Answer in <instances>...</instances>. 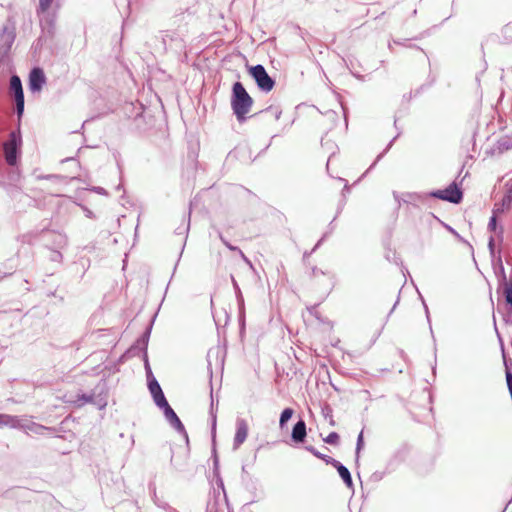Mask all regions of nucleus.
<instances>
[{
	"label": "nucleus",
	"mask_w": 512,
	"mask_h": 512,
	"mask_svg": "<svg viewBox=\"0 0 512 512\" xmlns=\"http://www.w3.org/2000/svg\"><path fill=\"white\" fill-rule=\"evenodd\" d=\"M253 99L241 82H235L232 88L231 107L239 122L246 119V115L253 106Z\"/></svg>",
	"instance_id": "f257e3e1"
},
{
	"label": "nucleus",
	"mask_w": 512,
	"mask_h": 512,
	"mask_svg": "<svg viewBox=\"0 0 512 512\" xmlns=\"http://www.w3.org/2000/svg\"><path fill=\"white\" fill-rule=\"evenodd\" d=\"M250 74L255 79L258 87L261 90L269 92L273 89L275 83L262 65H256L251 67Z\"/></svg>",
	"instance_id": "f03ea898"
},
{
	"label": "nucleus",
	"mask_w": 512,
	"mask_h": 512,
	"mask_svg": "<svg viewBox=\"0 0 512 512\" xmlns=\"http://www.w3.org/2000/svg\"><path fill=\"white\" fill-rule=\"evenodd\" d=\"M434 196L452 203H459L462 199V192L455 183H452L447 188L435 192Z\"/></svg>",
	"instance_id": "7ed1b4c3"
},
{
	"label": "nucleus",
	"mask_w": 512,
	"mask_h": 512,
	"mask_svg": "<svg viewBox=\"0 0 512 512\" xmlns=\"http://www.w3.org/2000/svg\"><path fill=\"white\" fill-rule=\"evenodd\" d=\"M46 83V77L41 68H33L29 74V89L32 92H40Z\"/></svg>",
	"instance_id": "20e7f679"
},
{
	"label": "nucleus",
	"mask_w": 512,
	"mask_h": 512,
	"mask_svg": "<svg viewBox=\"0 0 512 512\" xmlns=\"http://www.w3.org/2000/svg\"><path fill=\"white\" fill-rule=\"evenodd\" d=\"M4 155L6 162L13 166L17 162V144L15 139V134H11V138L9 141L4 143Z\"/></svg>",
	"instance_id": "39448f33"
},
{
	"label": "nucleus",
	"mask_w": 512,
	"mask_h": 512,
	"mask_svg": "<svg viewBox=\"0 0 512 512\" xmlns=\"http://www.w3.org/2000/svg\"><path fill=\"white\" fill-rule=\"evenodd\" d=\"M249 426L246 420L240 419L237 421L236 433L234 437V447H240L247 439Z\"/></svg>",
	"instance_id": "423d86ee"
},
{
	"label": "nucleus",
	"mask_w": 512,
	"mask_h": 512,
	"mask_svg": "<svg viewBox=\"0 0 512 512\" xmlns=\"http://www.w3.org/2000/svg\"><path fill=\"white\" fill-rule=\"evenodd\" d=\"M306 437V424L303 420L298 421L292 430V439L299 443L303 442Z\"/></svg>",
	"instance_id": "0eeeda50"
},
{
	"label": "nucleus",
	"mask_w": 512,
	"mask_h": 512,
	"mask_svg": "<svg viewBox=\"0 0 512 512\" xmlns=\"http://www.w3.org/2000/svg\"><path fill=\"white\" fill-rule=\"evenodd\" d=\"M10 88L14 92L15 99L24 98L22 83L18 76L11 77Z\"/></svg>",
	"instance_id": "6e6552de"
},
{
	"label": "nucleus",
	"mask_w": 512,
	"mask_h": 512,
	"mask_svg": "<svg viewBox=\"0 0 512 512\" xmlns=\"http://www.w3.org/2000/svg\"><path fill=\"white\" fill-rule=\"evenodd\" d=\"M334 467L337 469L340 477L343 479L345 484L347 486H351L352 478H351L349 470L338 461H337L336 465H334Z\"/></svg>",
	"instance_id": "1a4fd4ad"
},
{
	"label": "nucleus",
	"mask_w": 512,
	"mask_h": 512,
	"mask_svg": "<svg viewBox=\"0 0 512 512\" xmlns=\"http://www.w3.org/2000/svg\"><path fill=\"white\" fill-rule=\"evenodd\" d=\"M503 279V295L505 297L506 303L512 305V280L507 281L505 275H503Z\"/></svg>",
	"instance_id": "9d476101"
},
{
	"label": "nucleus",
	"mask_w": 512,
	"mask_h": 512,
	"mask_svg": "<svg viewBox=\"0 0 512 512\" xmlns=\"http://www.w3.org/2000/svg\"><path fill=\"white\" fill-rule=\"evenodd\" d=\"M308 450L314 455L316 456L317 458L323 460L326 464H331L332 466L336 465L337 463V460L333 459L332 457L328 456V455H324L322 453H320L319 451H317L315 448L311 447V448H308Z\"/></svg>",
	"instance_id": "9b49d317"
},
{
	"label": "nucleus",
	"mask_w": 512,
	"mask_h": 512,
	"mask_svg": "<svg viewBox=\"0 0 512 512\" xmlns=\"http://www.w3.org/2000/svg\"><path fill=\"white\" fill-rule=\"evenodd\" d=\"M162 408L164 409V413H165L166 417L170 421H175L178 424H181V422H180L179 418L177 417L176 413L174 412V410L170 407V405L168 403H167V405H165Z\"/></svg>",
	"instance_id": "f8f14e48"
},
{
	"label": "nucleus",
	"mask_w": 512,
	"mask_h": 512,
	"mask_svg": "<svg viewBox=\"0 0 512 512\" xmlns=\"http://www.w3.org/2000/svg\"><path fill=\"white\" fill-rule=\"evenodd\" d=\"M293 413L294 411L291 408H286L282 411L279 421L281 427L292 417Z\"/></svg>",
	"instance_id": "ddd939ff"
},
{
	"label": "nucleus",
	"mask_w": 512,
	"mask_h": 512,
	"mask_svg": "<svg viewBox=\"0 0 512 512\" xmlns=\"http://www.w3.org/2000/svg\"><path fill=\"white\" fill-rule=\"evenodd\" d=\"M153 396V399L155 401V403L157 404V406H159L160 408L164 407L165 405H167V400L163 394L162 391H160V394H152Z\"/></svg>",
	"instance_id": "4468645a"
},
{
	"label": "nucleus",
	"mask_w": 512,
	"mask_h": 512,
	"mask_svg": "<svg viewBox=\"0 0 512 512\" xmlns=\"http://www.w3.org/2000/svg\"><path fill=\"white\" fill-rule=\"evenodd\" d=\"M149 391L151 394H160V391H162L159 383L156 381V379H152L149 381L148 384Z\"/></svg>",
	"instance_id": "2eb2a0df"
},
{
	"label": "nucleus",
	"mask_w": 512,
	"mask_h": 512,
	"mask_svg": "<svg viewBox=\"0 0 512 512\" xmlns=\"http://www.w3.org/2000/svg\"><path fill=\"white\" fill-rule=\"evenodd\" d=\"M324 441L328 444L336 445L339 442V435L336 432H331Z\"/></svg>",
	"instance_id": "dca6fc26"
},
{
	"label": "nucleus",
	"mask_w": 512,
	"mask_h": 512,
	"mask_svg": "<svg viewBox=\"0 0 512 512\" xmlns=\"http://www.w3.org/2000/svg\"><path fill=\"white\" fill-rule=\"evenodd\" d=\"M52 1L53 0H39L40 12H42V13L46 12L50 8Z\"/></svg>",
	"instance_id": "f3484780"
},
{
	"label": "nucleus",
	"mask_w": 512,
	"mask_h": 512,
	"mask_svg": "<svg viewBox=\"0 0 512 512\" xmlns=\"http://www.w3.org/2000/svg\"><path fill=\"white\" fill-rule=\"evenodd\" d=\"M16 101V109L18 117L20 118L24 111V98L15 99Z\"/></svg>",
	"instance_id": "a211bd4d"
},
{
	"label": "nucleus",
	"mask_w": 512,
	"mask_h": 512,
	"mask_svg": "<svg viewBox=\"0 0 512 512\" xmlns=\"http://www.w3.org/2000/svg\"><path fill=\"white\" fill-rule=\"evenodd\" d=\"M12 421V418L8 415L0 414V426L9 425Z\"/></svg>",
	"instance_id": "6ab92c4d"
},
{
	"label": "nucleus",
	"mask_w": 512,
	"mask_h": 512,
	"mask_svg": "<svg viewBox=\"0 0 512 512\" xmlns=\"http://www.w3.org/2000/svg\"><path fill=\"white\" fill-rule=\"evenodd\" d=\"M489 226L492 227L493 229H495V227H496V218L495 217H492L490 219Z\"/></svg>",
	"instance_id": "aec40b11"
},
{
	"label": "nucleus",
	"mask_w": 512,
	"mask_h": 512,
	"mask_svg": "<svg viewBox=\"0 0 512 512\" xmlns=\"http://www.w3.org/2000/svg\"><path fill=\"white\" fill-rule=\"evenodd\" d=\"M507 201H508V203L511 202V197L510 196H507Z\"/></svg>",
	"instance_id": "412c9836"
}]
</instances>
